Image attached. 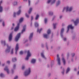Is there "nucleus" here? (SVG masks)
Wrapping results in <instances>:
<instances>
[{"instance_id":"nucleus-1","label":"nucleus","mask_w":79,"mask_h":79,"mask_svg":"<svg viewBox=\"0 0 79 79\" xmlns=\"http://www.w3.org/2000/svg\"><path fill=\"white\" fill-rule=\"evenodd\" d=\"M69 8V7L68 6L67 7H64V9L62 11V12H64V10H65V9H66V12H67L68 11H71L72 10H73V8H72V7H70L69 9L68 10V9Z\"/></svg>"},{"instance_id":"nucleus-2","label":"nucleus","mask_w":79,"mask_h":79,"mask_svg":"<svg viewBox=\"0 0 79 79\" xmlns=\"http://www.w3.org/2000/svg\"><path fill=\"white\" fill-rule=\"evenodd\" d=\"M30 73H31V69L30 68H29L26 71L24 72V75L25 76H28L29 74H30Z\"/></svg>"},{"instance_id":"nucleus-3","label":"nucleus","mask_w":79,"mask_h":79,"mask_svg":"<svg viewBox=\"0 0 79 79\" xmlns=\"http://www.w3.org/2000/svg\"><path fill=\"white\" fill-rule=\"evenodd\" d=\"M31 56V54L30 53L29 50H28L27 52V55L26 57L25 58V60H28L29 59V57Z\"/></svg>"},{"instance_id":"nucleus-4","label":"nucleus","mask_w":79,"mask_h":79,"mask_svg":"<svg viewBox=\"0 0 79 79\" xmlns=\"http://www.w3.org/2000/svg\"><path fill=\"white\" fill-rule=\"evenodd\" d=\"M21 36V33H19L17 35L16 37L15 38V40L16 42H17L18 40L19 39L20 36Z\"/></svg>"},{"instance_id":"nucleus-5","label":"nucleus","mask_w":79,"mask_h":79,"mask_svg":"<svg viewBox=\"0 0 79 79\" xmlns=\"http://www.w3.org/2000/svg\"><path fill=\"white\" fill-rule=\"evenodd\" d=\"M6 46L7 47V49H6L5 51V52L6 53H9L10 52V49H11V47L8 46V45L7 44Z\"/></svg>"},{"instance_id":"nucleus-6","label":"nucleus","mask_w":79,"mask_h":79,"mask_svg":"<svg viewBox=\"0 0 79 79\" xmlns=\"http://www.w3.org/2000/svg\"><path fill=\"white\" fill-rule=\"evenodd\" d=\"M57 60L58 61V64H59V65H61V62H60V58L59 57V55L58 54L57 55Z\"/></svg>"},{"instance_id":"nucleus-7","label":"nucleus","mask_w":79,"mask_h":79,"mask_svg":"<svg viewBox=\"0 0 79 79\" xmlns=\"http://www.w3.org/2000/svg\"><path fill=\"white\" fill-rule=\"evenodd\" d=\"M69 28H70V29H73L74 28V27L72 26V25H69L67 27L68 30L66 32L67 33H68V31H69Z\"/></svg>"},{"instance_id":"nucleus-8","label":"nucleus","mask_w":79,"mask_h":79,"mask_svg":"<svg viewBox=\"0 0 79 79\" xmlns=\"http://www.w3.org/2000/svg\"><path fill=\"white\" fill-rule=\"evenodd\" d=\"M19 23L17 25V26L15 27L14 29V31H17L18 29H19Z\"/></svg>"},{"instance_id":"nucleus-9","label":"nucleus","mask_w":79,"mask_h":79,"mask_svg":"<svg viewBox=\"0 0 79 79\" xmlns=\"http://www.w3.org/2000/svg\"><path fill=\"white\" fill-rule=\"evenodd\" d=\"M19 48V46H18V44H16V46L15 47V54H17V51L18 50V49Z\"/></svg>"},{"instance_id":"nucleus-10","label":"nucleus","mask_w":79,"mask_h":79,"mask_svg":"<svg viewBox=\"0 0 79 79\" xmlns=\"http://www.w3.org/2000/svg\"><path fill=\"white\" fill-rule=\"evenodd\" d=\"M12 39V33H10L9 37V41L10 42Z\"/></svg>"},{"instance_id":"nucleus-11","label":"nucleus","mask_w":79,"mask_h":79,"mask_svg":"<svg viewBox=\"0 0 79 79\" xmlns=\"http://www.w3.org/2000/svg\"><path fill=\"white\" fill-rule=\"evenodd\" d=\"M79 19H76V20L75 22H74L75 26H77L78 23H79Z\"/></svg>"},{"instance_id":"nucleus-12","label":"nucleus","mask_w":79,"mask_h":79,"mask_svg":"<svg viewBox=\"0 0 79 79\" xmlns=\"http://www.w3.org/2000/svg\"><path fill=\"white\" fill-rule=\"evenodd\" d=\"M5 71H6L7 73V74H9V70L8 69V67L6 66L5 68L4 69Z\"/></svg>"},{"instance_id":"nucleus-13","label":"nucleus","mask_w":79,"mask_h":79,"mask_svg":"<svg viewBox=\"0 0 79 79\" xmlns=\"http://www.w3.org/2000/svg\"><path fill=\"white\" fill-rule=\"evenodd\" d=\"M64 31V28H62L60 31V35L61 37H63V33Z\"/></svg>"},{"instance_id":"nucleus-14","label":"nucleus","mask_w":79,"mask_h":79,"mask_svg":"<svg viewBox=\"0 0 79 79\" xmlns=\"http://www.w3.org/2000/svg\"><path fill=\"white\" fill-rule=\"evenodd\" d=\"M62 61H63L64 65H65L66 63V60H65L64 58L62 57Z\"/></svg>"},{"instance_id":"nucleus-15","label":"nucleus","mask_w":79,"mask_h":79,"mask_svg":"<svg viewBox=\"0 0 79 79\" xmlns=\"http://www.w3.org/2000/svg\"><path fill=\"white\" fill-rule=\"evenodd\" d=\"M33 36V33H32L30 34V36L29 37V39L30 40H31V39L32 38V37Z\"/></svg>"},{"instance_id":"nucleus-16","label":"nucleus","mask_w":79,"mask_h":79,"mask_svg":"<svg viewBox=\"0 0 79 79\" xmlns=\"http://www.w3.org/2000/svg\"><path fill=\"white\" fill-rule=\"evenodd\" d=\"M26 25H24L23 27V29L22 30V33H23V32H24L25 31V30H26Z\"/></svg>"},{"instance_id":"nucleus-17","label":"nucleus","mask_w":79,"mask_h":79,"mask_svg":"<svg viewBox=\"0 0 79 79\" xmlns=\"http://www.w3.org/2000/svg\"><path fill=\"white\" fill-rule=\"evenodd\" d=\"M35 59H33L31 60V62L32 63H35Z\"/></svg>"},{"instance_id":"nucleus-18","label":"nucleus","mask_w":79,"mask_h":79,"mask_svg":"<svg viewBox=\"0 0 79 79\" xmlns=\"http://www.w3.org/2000/svg\"><path fill=\"white\" fill-rule=\"evenodd\" d=\"M16 60V58L15 57L14 59L13 58H12V61L13 62H15V61H17Z\"/></svg>"},{"instance_id":"nucleus-19","label":"nucleus","mask_w":79,"mask_h":79,"mask_svg":"<svg viewBox=\"0 0 79 79\" xmlns=\"http://www.w3.org/2000/svg\"><path fill=\"white\" fill-rule=\"evenodd\" d=\"M39 15H37L36 16L35 18V20H37L38 19V18H39Z\"/></svg>"},{"instance_id":"nucleus-20","label":"nucleus","mask_w":79,"mask_h":79,"mask_svg":"<svg viewBox=\"0 0 79 79\" xmlns=\"http://www.w3.org/2000/svg\"><path fill=\"white\" fill-rule=\"evenodd\" d=\"M70 70V69L68 67L67 69V70L66 71V73L67 74V73H68V72L69 71V70Z\"/></svg>"},{"instance_id":"nucleus-21","label":"nucleus","mask_w":79,"mask_h":79,"mask_svg":"<svg viewBox=\"0 0 79 79\" xmlns=\"http://www.w3.org/2000/svg\"><path fill=\"white\" fill-rule=\"evenodd\" d=\"M31 11H32V8H30L28 11V14H31Z\"/></svg>"},{"instance_id":"nucleus-22","label":"nucleus","mask_w":79,"mask_h":79,"mask_svg":"<svg viewBox=\"0 0 79 79\" xmlns=\"http://www.w3.org/2000/svg\"><path fill=\"white\" fill-rule=\"evenodd\" d=\"M35 27H38V26H39V24L37 23V22H35Z\"/></svg>"},{"instance_id":"nucleus-23","label":"nucleus","mask_w":79,"mask_h":79,"mask_svg":"<svg viewBox=\"0 0 79 79\" xmlns=\"http://www.w3.org/2000/svg\"><path fill=\"white\" fill-rule=\"evenodd\" d=\"M44 38H46V39L48 38V35L47 34L44 35Z\"/></svg>"},{"instance_id":"nucleus-24","label":"nucleus","mask_w":79,"mask_h":79,"mask_svg":"<svg viewBox=\"0 0 79 79\" xmlns=\"http://www.w3.org/2000/svg\"><path fill=\"white\" fill-rule=\"evenodd\" d=\"M56 23L53 24V29H55L56 28Z\"/></svg>"},{"instance_id":"nucleus-25","label":"nucleus","mask_w":79,"mask_h":79,"mask_svg":"<svg viewBox=\"0 0 79 79\" xmlns=\"http://www.w3.org/2000/svg\"><path fill=\"white\" fill-rule=\"evenodd\" d=\"M21 13V10H19L17 12V15H19Z\"/></svg>"},{"instance_id":"nucleus-26","label":"nucleus","mask_w":79,"mask_h":79,"mask_svg":"<svg viewBox=\"0 0 79 79\" xmlns=\"http://www.w3.org/2000/svg\"><path fill=\"white\" fill-rule=\"evenodd\" d=\"M60 4V1H58L56 3V6H58V5H59Z\"/></svg>"},{"instance_id":"nucleus-27","label":"nucleus","mask_w":79,"mask_h":79,"mask_svg":"<svg viewBox=\"0 0 79 79\" xmlns=\"http://www.w3.org/2000/svg\"><path fill=\"white\" fill-rule=\"evenodd\" d=\"M23 21V18H21L20 19V20H19V23H21V22H22V21Z\"/></svg>"},{"instance_id":"nucleus-28","label":"nucleus","mask_w":79,"mask_h":79,"mask_svg":"<svg viewBox=\"0 0 79 79\" xmlns=\"http://www.w3.org/2000/svg\"><path fill=\"white\" fill-rule=\"evenodd\" d=\"M41 56L43 58H45V56H44V53H41Z\"/></svg>"},{"instance_id":"nucleus-29","label":"nucleus","mask_w":79,"mask_h":79,"mask_svg":"<svg viewBox=\"0 0 79 79\" xmlns=\"http://www.w3.org/2000/svg\"><path fill=\"white\" fill-rule=\"evenodd\" d=\"M50 32H51V31H50V30L49 29L47 31V33L48 34H50Z\"/></svg>"},{"instance_id":"nucleus-30","label":"nucleus","mask_w":79,"mask_h":79,"mask_svg":"<svg viewBox=\"0 0 79 79\" xmlns=\"http://www.w3.org/2000/svg\"><path fill=\"white\" fill-rule=\"evenodd\" d=\"M1 44H3L4 45H6V44H5V41H4L3 42V41H1Z\"/></svg>"},{"instance_id":"nucleus-31","label":"nucleus","mask_w":79,"mask_h":79,"mask_svg":"<svg viewBox=\"0 0 79 79\" xmlns=\"http://www.w3.org/2000/svg\"><path fill=\"white\" fill-rule=\"evenodd\" d=\"M0 76L1 77H3L4 76V75H3L2 73H1L0 74Z\"/></svg>"},{"instance_id":"nucleus-32","label":"nucleus","mask_w":79,"mask_h":79,"mask_svg":"<svg viewBox=\"0 0 79 79\" xmlns=\"http://www.w3.org/2000/svg\"><path fill=\"white\" fill-rule=\"evenodd\" d=\"M49 14L50 15H53V12H49Z\"/></svg>"},{"instance_id":"nucleus-33","label":"nucleus","mask_w":79,"mask_h":79,"mask_svg":"<svg viewBox=\"0 0 79 79\" xmlns=\"http://www.w3.org/2000/svg\"><path fill=\"white\" fill-rule=\"evenodd\" d=\"M19 54L20 55H23V52L22 51H20L19 52Z\"/></svg>"},{"instance_id":"nucleus-34","label":"nucleus","mask_w":79,"mask_h":79,"mask_svg":"<svg viewBox=\"0 0 79 79\" xmlns=\"http://www.w3.org/2000/svg\"><path fill=\"white\" fill-rule=\"evenodd\" d=\"M11 54H13V49H12L11 51Z\"/></svg>"},{"instance_id":"nucleus-35","label":"nucleus","mask_w":79,"mask_h":79,"mask_svg":"<svg viewBox=\"0 0 79 79\" xmlns=\"http://www.w3.org/2000/svg\"><path fill=\"white\" fill-rule=\"evenodd\" d=\"M44 22H45V23H47V19H45Z\"/></svg>"},{"instance_id":"nucleus-36","label":"nucleus","mask_w":79,"mask_h":79,"mask_svg":"<svg viewBox=\"0 0 79 79\" xmlns=\"http://www.w3.org/2000/svg\"><path fill=\"white\" fill-rule=\"evenodd\" d=\"M51 1H52V0H48V2H47L48 3H50V2H51Z\"/></svg>"},{"instance_id":"nucleus-37","label":"nucleus","mask_w":79,"mask_h":79,"mask_svg":"<svg viewBox=\"0 0 79 79\" xmlns=\"http://www.w3.org/2000/svg\"><path fill=\"white\" fill-rule=\"evenodd\" d=\"M75 55V54H74V53H73L72 54V57H73Z\"/></svg>"},{"instance_id":"nucleus-38","label":"nucleus","mask_w":79,"mask_h":79,"mask_svg":"<svg viewBox=\"0 0 79 79\" xmlns=\"http://www.w3.org/2000/svg\"><path fill=\"white\" fill-rule=\"evenodd\" d=\"M56 1V0H53V2H52V4H53V3H55V2Z\"/></svg>"},{"instance_id":"nucleus-39","label":"nucleus","mask_w":79,"mask_h":79,"mask_svg":"<svg viewBox=\"0 0 79 79\" xmlns=\"http://www.w3.org/2000/svg\"><path fill=\"white\" fill-rule=\"evenodd\" d=\"M25 16H26V17H27L28 18H29V15H27V14H26Z\"/></svg>"},{"instance_id":"nucleus-40","label":"nucleus","mask_w":79,"mask_h":79,"mask_svg":"<svg viewBox=\"0 0 79 79\" xmlns=\"http://www.w3.org/2000/svg\"><path fill=\"white\" fill-rule=\"evenodd\" d=\"M16 68V64H14L13 66V69H15Z\"/></svg>"},{"instance_id":"nucleus-41","label":"nucleus","mask_w":79,"mask_h":79,"mask_svg":"<svg viewBox=\"0 0 79 79\" xmlns=\"http://www.w3.org/2000/svg\"><path fill=\"white\" fill-rule=\"evenodd\" d=\"M7 64H10V61L8 60L7 61Z\"/></svg>"},{"instance_id":"nucleus-42","label":"nucleus","mask_w":79,"mask_h":79,"mask_svg":"<svg viewBox=\"0 0 79 79\" xmlns=\"http://www.w3.org/2000/svg\"><path fill=\"white\" fill-rule=\"evenodd\" d=\"M14 17H16V13L15 12H14Z\"/></svg>"},{"instance_id":"nucleus-43","label":"nucleus","mask_w":79,"mask_h":79,"mask_svg":"<svg viewBox=\"0 0 79 79\" xmlns=\"http://www.w3.org/2000/svg\"><path fill=\"white\" fill-rule=\"evenodd\" d=\"M24 68H25V67H24V66H23L22 67V69H24Z\"/></svg>"},{"instance_id":"nucleus-44","label":"nucleus","mask_w":79,"mask_h":79,"mask_svg":"<svg viewBox=\"0 0 79 79\" xmlns=\"http://www.w3.org/2000/svg\"><path fill=\"white\" fill-rule=\"evenodd\" d=\"M14 3V5H17V2H15Z\"/></svg>"},{"instance_id":"nucleus-45","label":"nucleus","mask_w":79,"mask_h":79,"mask_svg":"<svg viewBox=\"0 0 79 79\" xmlns=\"http://www.w3.org/2000/svg\"><path fill=\"white\" fill-rule=\"evenodd\" d=\"M64 69H63V71L62 72V73L63 74H64Z\"/></svg>"},{"instance_id":"nucleus-46","label":"nucleus","mask_w":79,"mask_h":79,"mask_svg":"<svg viewBox=\"0 0 79 79\" xmlns=\"http://www.w3.org/2000/svg\"><path fill=\"white\" fill-rule=\"evenodd\" d=\"M28 3H29V6H30V4L31 3V1L29 0H28Z\"/></svg>"},{"instance_id":"nucleus-47","label":"nucleus","mask_w":79,"mask_h":79,"mask_svg":"<svg viewBox=\"0 0 79 79\" xmlns=\"http://www.w3.org/2000/svg\"><path fill=\"white\" fill-rule=\"evenodd\" d=\"M18 76H16L15 78H14V79H18Z\"/></svg>"},{"instance_id":"nucleus-48","label":"nucleus","mask_w":79,"mask_h":79,"mask_svg":"<svg viewBox=\"0 0 79 79\" xmlns=\"http://www.w3.org/2000/svg\"><path fill=\"white\" fill-rule=\"evenodd\" d=\"M42 28H41L40 29V31H39V33L40 34V31H42Z\"/></svg>"},{"instance_id":"nucleus-49","label":"nucleus","mask_w":79,"mask_h":79,"mask_svg":"<svg viewBox=\"0 0 79 79\" xmlns=\"http://www.w3.org/2000/svg\"><path fill=\"white\" fill-rule=\"evenodd\" d=\"M31 21H32V20L33 19V16H31Z\"/></svg>"},{"instance_id":"nucleus-50","label":"nucleus","mask_w":79,"mask_h":79,"mask_svg":"<svg viewBox=\"0 0 79 79\" xmlns=\"http://www.w3.org/2000/svg\"><path fill=\"white\" fill-rule=\"evenodd\" d=\"M2 26H5V23H4V22H3L2 23Z\"/></svg>"},{"instance_id":"nucleus-51","label":"nucleus","mask_w":79,"mask_h":79,"mask_svg":"<svg viewBox=\"0 0 79 79\" xmlns=\"http://www.w3.org/2000/svg\"><path fill=\"white\" fill-rule=\"evenodd\" d=\"M66 40V38H64V41H65Z\"/></svg>"},{"instance_id":"nucleus-52","label":"nucleus","mask_w":79,"mask_h":79,"mask_svg":"<svg viewBox=\"0 0 79 79\" xmlns=\"http://www.w3.org/2000/svg\"><path fill=\"white\" fill-rule=\"evenodd\" d=\"M13 29H14V27H12L11 28V30Z\"/></svg>"},{"instance_id":"nucleus-53","label":"nucleus","mask_w":79,"mask_h":79,"mask_svg":"<svg viewBox=\"0 0 79 79\" xmlns=\"http://www.w3.org/2000/svg\"><path fill=\"white\" fill-rule=\"evenodd\" d=\"M76 70H77L75 68L74 69V71H76Z\"/></svg>"},{"instance_id":"nucleus-54","label":"nucleus","mask_w":79,"mask_h":79,"mask_svg":"<svg viewBox=\"0 0 79 79\" xmlns=\"http://www.w3.org/2000/svg\"><path fill=\"white\" fill-rule=\"evenodd\" d=\"M60 19H61V18H62V16H60Z\"/></svg>"},{"instance_id":"nucleus-55","label":"nucleus","mask_w":79,"mask_h":79,"mask_svg":"<svg viewBox=\"0 0 79 79\" xmlns=\"http://www.w3.org/2000/svg\"><path fill=\"white\" fill-rule=\"evenodd\" d=\"M11 71H12V74H13V70H11Z\"/></svg>"},{"instance_id":"nucleus-56","label":"nucleus","mask_w":79,"mask_h":79,"mask_svg":"<svg viewBox=\"0 0 79 79\" xmlns=\"http://www.w3.org/2000/svg\"><path fill=\"white\" fill-rule=\"evenodd\" d=\"M12 26H15V24L13 23V24H12Z\"/></svg>"},{"instance_id":"nucleus-57","label":"nucleus","mask_w":79,"mask_h":79,"mask_svg":"<svg viewBox=\"0 0 79 79\" xmlns=\"http://www.w3.org/2000/svg\"><path fill=\"white\" fill-rule=\"evenodd\" d=\"M39 29H38L37 30V32H39Z\"/></svg>"},{"instance_id":"nucleus-58","label":"nucleus","mask_w":79,"mask_h":79,"mask_svg":"<svg viewBox=\"0 0 79 79\" xmlns=\"http://www.w3.org/2000/svg\"><path fill=\"white\" fill-rule=\"evenodd\" d=\"M4 65H5V64H2V66H4Z\"/></svg>"},{"instance_id":"nucleus-59","label":"nucleus","mask_w":79,"mask_h":79,"mask_svg":"<svg viewBox=\"0 0 79 79\" xmlns=\"http://www.w3.org/2000/svg\"><path fill=\"white\" fill-rule=\"evenodd\" d=\"M41 46H42V47H44V45H43V44H42Z\"/></svg>"},{"instance_id":"nucleus-60","label":"nucleus","mask_w":79,"mask_h":79,"mask_svg":"<svg viewBox=\"0 0 79 79\" xmlns=\"http://www.w3.org/2000/svg\"><path fill=\"white\" fill-rule=\"evenodd\" d=\"M2 3V1H1L0 2V3Z\"/></svg>"},{"instance_id":"nucleus-61","label":"nucleus","mask_w":79,"mask_h":79,"mask_svg":"<svg viewBox=\"0 0 79 79\" xmlns=\"http://www.w3.org/2000/svg\"><path fill=\"white\" fill-rule=\"evenodd\" d=\"M2 20H0V22H2Z\"/></svg>"},{"instance_id":"nucleus-62","label":"nucleus","mask_w":79,"mask_h":79,"mask_svg":"<svg viewBox=\"0 0 79 79\" xmlns=\"http://www.w3.org/2000/svg\"><path fill=\"white\" fill-rule=\"evenodd\" d=\"M27 42V40H26L25 41V42Z\"/></svg>"},{"instance_id":"nucleus-63","label":"nucleus","mask_w":79,"mask_h":79,"mask_svg":"<svg viewBox=\"0 0 79 79\" xmlns=\"http://www.w3.org/2000/svg\"><path fill=\"white\" fill-rule=\"evenodd\" d=\"M67 56H69V53H68Z\"/></svg>"},{"instance_id":"nucleus-64","label":"nucleus","mask_w":79,"mask_h":79,"mask_svg":"<svg viewBox=\"0 0 79 79\" xmlns=\"http://www.w3.org/2000/svg\"><path fill=\"white\" fill-rule=\"evenodd\" d=\"M64 26V24H62V26Z\"/></svg>"}]
</instances>
